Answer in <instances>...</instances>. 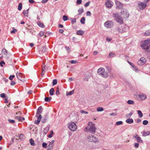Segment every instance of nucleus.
I'll use <instances>...</instances> for the list:
<instances>
[{
    "label": "nucleus",
    "instance_id": "obj_1",
    "mask_svg": "<svg viewBox=\"0 0 150 150\" xmlns=\"http://www.w3.org/2000/svg\"><path fill=\"white\" fill-rule=\"evenodd\" d=\"M128 29V27L124 25H119L117 26L115 28V31H117L119 33H120L127 32Z\"/></svg>",
    "mask_w": 150,
    "mask_h": 150
},
{
    "label": "nucleus",
    "instance_id": "obj_2",
    "mask_svg": "<svg viewBox=\"0 0 150 150\" xmlns=\"http://www.w3.org/2000/svg\"><path fill=\"white\" fill-rule=\"evenodd\" d=\"M86 128L90 132L94 134L96 131V128L94 124L91 122L88 123V126Z\"/></svg>",
    "mask_w": 150,
    "mask_h": 150
},
{
    "label": "nucleus",
    "instance_id": "obj_3",
    "mask_svg": "<svg viewBox=\"0 0 150 150\" xmlns=\"http://www.w3.org/2000/svg\"><path fill=\"white\" fill-rule=\"evenodd\" d=\"M97 73L99 75L104 78H106L108 76V73L105 71V69L103 68H99L98 70Z\"/></svg>",
    "mask_w": 150,
    "mask_h": 150
},
{
    "label": "nucleus",
    "instance_id": "obj_4",
    "mask_svg": "<svg viewBox=\"0 0 150 150\" xmlns=\"http://www.w3.org/2000/svg\"><path fill=\"white\" fill-rule=\"evenodd\" d=\"M112 16L114 17L116 21L120 24L123 23V21L122 18L118 13H113Z\"/></svg>",
    "mask_w": 150,
    "mask_h": 150
},
{
    "label": "nucleus",
    "instance_id": "obj_5",
    "mask_svg": "<svg viewBox=\"0 0 150 150\" xmlns=\"http://www.w3.org/2000/svg\"><path fill=\"white\" fill-rule=\"evenodd\" d=\"M68 127L69 129L73 131H76L77 128L76 124L72 122H71L68 124Z\"/></svg>",
    "mask_w": 150,
    "mask_h": 150
},
{
    "label": "nucleus",
    "instance_id": "obj_6",
    "mask_svg": "<svg viewBox=\"0 0 150 150\" xmlns=\"http://www.w3.org/2000/svg\"><path fill=\"white\" fill-rule=\"evenodd\" d=\"M86 140L90 142H96L97 141L98 139L94 135H90L87 137Z\"/></svg>",
    "mask_w": 150,
    "mask_h": 150
},
{
    "label": "nucleus",
    "instance_id": "obj_7",
    "mask_svg": "<svg viewBox=\"0 0 150 150\" xmlns=\"http://www.w3.org/2000/svg\"><path fill=\"white\" fill-rule=\"evenodd\" d=\"M121 14L125 18H128L129 16V14L127 12V11L125 9L121 10Z\"/></svg>",
    "mask_w": 150,
    "mask_h": 150
},
{
    "label": "nucleus",
    "instance_id": "obj_8",
    "mask_svg": "<svg viewBox=\"0 0 150 150\" xmlns=\"http://www.w3.org/2000/svg\"><path fill=\"white\" fill-rule=\"evenodd\" d=\"M149 45L147 47H150V39H148L145 40L141 45V47H144Z\"/></svg>",
    "mask_w": 150,
    "mask_h": 150
},
{
    "label": "nucleus",
    "instance_id": "obj_9",
    "mask_svg": "<svg viewBox=\"0 0 150 150\" xmlns=\"http://www.w3.org/2000/svg\"><path fill=\"white\" fill-rule=\"evenodd\" d=\"M104 25L107 28H109L112 27L113 25V22L110 21H107L104 23Z\"/></svg>",
    "mask_w": 150,
    "mask_h": 150
},
{
    "label": "nucleus",
    "instance_id": "obj_10",
    "mask_svg": "<svg viewBox=\"0 0 150 150\" xmlns=\"http://www.w3.org/2000/svg\"><path fill=\"white\" fill-rule=\"evenodd\" d=\"M105 5L107 8H110L113 5V3L110 0H106Z\"/></svg>",
    "mask_w": 150,
    "mask_h": 150
},
{
    "label": "nucleus",
    "instance_id": "obj_11",
    "mask_svg": "<svg viewBox=\"0 0 150 150\" xmlns=\"http://www.w3.org/2000/svg\"><path fill=\"white\" fill-rule=\"evenodd\" d=\"M138 7L140 10H143L145 9L147 6L146 3L142 2H140L138 4Z\"/></svg>",
    "mask_w": 150,
    "mask_h": 150
},
{
    "label": "nucleus",
    "instance_id": "obj_12",
    "mask_svg": "<svg viewBox=\"0 0 150 150\" xmlns=\"http://www.w3.org/2000/svg\"><path fill=\"white\" fill-rule=\"evenodd\" d=\"M136 97L140 98L141 101L144 100L146 99V96L145 94L142 93L139 95H137Z\"/></svg>",
    "mask_w": 150,
    "mask_h": 150
},
{
    "label": "nucleus",
    "instance_id": "obj_13",
    "mask_svg": "<svg viewBox=\"0 0 150 150\" xmlns=\"http://www.w3.org/2000/svg\"><path fill=\"white\" fill-rule=\"evenodd\" d=\"M146 62V60L144 57H141L138 61L137 64L139 65H142Z\"/></svg>",
    "mask_w": 150,
    "mask_h": 150
},
{
    "label": "nucleus",
    "instance_id": "obj_14",
    "mask_svg": "<svg viewBox=\"0 0 150 150\" xmlns=\"http://www.w3.org/2000/svg\"><path fill=\"white\" fill-rule=\"evenodd\" d=\"M115 3L117 6V9H120L122 7L123 4L118 1H115Z\"/></svg>",
    "mask_w": 150,
    "mask_h": 150
},
{
    "label": "nucleus",
    "instance_id": "obj_15",
    "mask_svg": "<svg viewBox=\"0 0 150 150\" xmlns=\"http://www.w3.org/2000/svg\"><path fill=\"white\" fill-rule=\"evenodd\" d=\"M16 76L17 78L19 80L22 81H23L24 80V78L22 77V75L21 73H16Z\"/></svg>",
    "mask_w": 150,
    "mask_h": 150
},
{
    "label": "nucleus",
    "instance_id": "obj_16",
    "mask_svg": "<svg viewBox=\"0 0 150 150\" xmlns=\"http://www.w3.org/2000/svg\"><path fill=\"white\" fill-rule=\"evenodd\" d=\"M38 50L40 54H42L47 50L46 47H38Z\"/></svg>",
    "mask_w": 150,
    "mask_h": 150
},
{
    "label": "nucleus",
    "instance_id": "obj_17",
    "mask_svg": "<svg viewBox=\"0 0 150 150\" xmlns=\"http://www.w3.org/2000/svg\"><path fill=\"white\" fill-rule=\"evenodd\" d=\"M42 110V108L41 106H40L38 109L37 111L36 116H38V114H41Z\"/></svg>",
    "mask_w": 150,
    "mask_h": 150
},
{
    "label": "nucleus",
    "instance_id": "obj_18",
    "mask_svg": "<svg viewBox=\"0 0 150 150\" xmlns=\"http://www.w3.org/2000/svg\"><path fill=\"white\" fill-rule=\"evenodd\" d=\"M126 122L128 124H131L133 122V120L132 119L128 118L126 120Z\"/></svg>",
    "mask_w": 150,
    "mask_h": 150
},
{
    "label": "nucleus",
    "instance_id": "obj_19",
    "mask_svg": "<svg viewBox=\"0 0 150 150\" xmlns=\"http://www.w3.org/2000/svg\"><path fill=\"white\" fill-rule=\"evenodd\" d=\"M84 33V32L82 30H77L76 32V34L79 35H82Z\"/></svg>",
    "mask_w": 150,
    "mask_h": 150
},
{
    "label": "nucleus",
    "instance_id": "obj_20",
    "mask_svg": "<svg viewBox=\"0 0 150 150\" xmlns=\"http://www.w3.org/2000/svg\"><path fill=\"white\" fill-rule=\"evenodd\" d=\"M150 134V132L149 131H144L143 132V136H146L149 135Z\"/></svg>",
    "mask_w": 150,
    "mask_h": 150
},
{
    "label": "nucleus",
    "instance_id": "obj_21",
    "mask_svg": "<svg viewBox=\"0 0 150 150\" xmlns=\"http://www.w3.org/2000/svg\"><path fill=\"white\" fill-rule=\"evenodd\" d=\"M48 117L46 116H45L44 118L42 120V122L43 123H45L46 122L47 120Z\"/></svg>",
    "mask_w": 150,
    "mask_h": 150
},
{
    "label": "nucleus",
    "instance_id": "obj_22",
    "mask_svg": "<svg viewBox=\"0 0 150 150\" xmlns=\"http://www.w3.org/2000/svg\"><path fill=\"white\" fill-rule=\"evenodd\" d=\"M51 99H52V97H45V100L46 102H49L50 101Z\"/></svg>",
    "mask_w": 150,
    "mask_h": 150
},
{
    "label": "nucleus",
    "instance_id": "obj_23",
    "mask_svg": "<svg viewBox=\"0 0 150 150\" xmlns=\"http://www.w3.org/2000/svg\"><path fill=\"white\" fill-rule=\"evenodd\" d=\"M137 141L141 143H143V141L142 139L141 138L139 137H137Z\"/></svg>",
    "mask_w": 150,
    "mask_h": 150
},
{
    "label": "nucleus",
    "instance_id": "obj_24",
    "mask_svg": "<svg viewBox=\"0 0 150 150\" xmlns=\"http://www.w3.org/2000/svg\"><path fill=\"white\" fill-rule=\"evenodd\" d=\"M54 140H52L50 143L49 144L48 147H52L53 148L54 144Z\"/></svg>",
    "mask_w": 150,
    "mask_h": 150
},
{
    "label": "nucleus",
    "instance_id": "obj_25",
    "mask_svg": "<svg viewBox=\"0 0 150 150\" xmlns=\"http://www.w3.org/2000/svg\"><path fill=\"white\" fill-rule=\"evenodd\" d=\"M54 89L52 88L49 91L50 94L51 96H52L54 95Z\"/></svg>",
    "mask_w": 150,
    "mask_h": 150
},
{
    "label": "nucleus",
    "instance_id": "obj_26",
    "mask_svg": "<svg viewBox=\"0 0 150 150\" xmlns=\"http://www.w3.org/2000/svg\"><path fill=\"white\" fill-rule=\"evenodd\" d=\"M143 49L148 53H150V47H143Z\"/></svg>",
    "mask_w": 150,
    "mask_h": 150
},
{
    "label": "nucleus",
    "instance_id": "obj_27",
    "mask_svg": "<svg viewBox=\"0 0 150 150\" xmlns=\"http://www.w3.org/2000/svg\"><path fill=\"white\" fill-rule=\"evenodd\" d=\"M115 54L112 52H111L109 54L108 57L110 58L115 57Z\"/></svg>",
    "mask_w": 150,
    "mask_h": 150
},
{
    "label": "nucleus",
    "instance_id": "obj_28",
    "mask_svg": "<svg viewBox=\"0 0 150 150\" xmlns=\"http://www.w3.org/2000/svg\"><path fill=\"white\" fill-rule=\"evenodd\" d=\"M2 53L4 55H7V54H8L7 51L5 49H3L2 50Z\"/></svg>",
    "mask_w": 150,
    "mask_h": 150
},
{
    "label": "nucleus",
    "instance_id": "obj_29",
    "mask_svg": "<svg viewBox=\"0 0 150 150\" xmlns=\"http://www.w3.org/2000/svg\"><path fill=\"white\" fill-rule=\"evenodd\" d=\"M30 142L31 145L35 146V145L34 141L31 138L30 139Z\"/></svg>",
    "mask_w": 150,
    "mask_h": 150
},
{
    "label": "nucleus",
    "instance_id": "obj_30",
    "mask_svg": "<svg viewBox=\"0 0 150 150\" xmlns=\"http://www.w3.org/2000/svg\"><path fill=\"white\" fill-rule=\"evenodd\" d=\"M85 18L84 17H82L81 20H80V22L81 23L83 24H85Z\"/></svg>",
    "mask_w": 150,
    "mask_h": 150
},
{
    "label": "nucleus",
    "instance_id": "obj_31",
    "mask_svg": "<svg viewBox=\"0 0 150 150\" xmlns=\"http://www.w3.org/2000/svg\"><path fill=\"white\" fill-rule=\"evenodd\" d=\"M138 112V114L139 115V117L141 118L143 116V114L142 112L139 110L137 111Z\"/></svg>",
    "mask_w": 150,
    "mask_h": 150
},
{
    "label": "nucleus",
    "instance_id": "obj_32",
    "mask_svg": "<svg viewBox=\"0 0 150 150\" xmlns=\"http://www.w3.org/2000/svg\"><path fill=\"white\" fill-rule=\"evenodd\" d=\"M37 23H38V25L41 28H44V24L43 23H41V22H39V21Z\"/></svg>",
    "mask_w": 150,
    "mask_h": 150
},
{
    "label": "nucleus",
    "instance_id": "obj_33",
    "mask_svg": "<svg viewBox=\"0 0 150 150\" xmlns=\"http://www.w3.org/2000/svg\"><path fill=\"white\" fill-rule=\"evenodd\" d=\"M29 10V9H27L26 11H23V14L24 15L26 16H28V11Z\"/></svg>",
    "mask_w": 150,
    "mask_h": 150
},
{
    "label": "nucleus",
    "instance_id": "obj_34",
    "mask_svg": "<svg viewBox=\"0 0 150 150\" xmlns=\"http://www.w3.org/2000/svg\"><path fill=\"white\" fill-rule=\"evenodd\" d=\"M49 129V127H47L45 128H44L43 132L45 134H46L47 132H48Z\"/></svg>",
    "mask_w": 150,
    "mask_h": 150
},
{
    "label": "nucleus",
    "instance_id": "obj_35",
    "mask_svg": "<svg viewBox=\"0 0 150 150\" xmlns=\"http://www.w3.org/2000/svg\"><path fill=\"white\" fill-rule=\"evenodd\" d=\"M78 11L79 12V15H80L83 12V8H80L78 10Z\"/></svg>",
    "mask_w": 150,
    "mask_h": 150
},
{
    "label": "nucleus",
    "instance_id": "obj_36",
    "mask_svg": "<svg viewBox=\"0 0 150 150\" xmlns=\"http://www.w3.org/2000/svg\"><path fill=\"white\" fill-rule=\"evenodd\" d=\"M144 35L146 36L150 35V30H149L146 31L144 33Z\"/></svg>",
    "mask_w": 150,
    "mask_h": 150
},
{
    "label": "nucleus",
    "instance_id": "obj_37",
    "mask_svg": "<svg viewBox=\"0 0 150 150\" xmlns=\"http://www.w3.org/2000/svg\"><path fill=\"white\" fill-rule=\"evenodd\" d=\"M103 110V108L101 107H99L97 108V110L98 112L102 111Z\"/></svg>",
    "mask_w": 150,
    "mask_h": 150
},
{
    "label": "nucleus",
    "instance_id": "obj_38",
    "mask_svg": "<svg viewBox=\"0 0 150 150\" xmlns=\"http://www.w3.org/2000/svg\"><path fill=\"white\" fill-rule=\"evenodd\" d=\"M22 5L21 3H20L18 6V10L19 11H20L22 8Z\"/></svg>",
    "mask_w": 150,
    "mask_h": 150
},
{
    "label": "nucleus",
    "instance_id": "obj_39",
    "mask_svg": "<svg viewBox=\"0 0 150 150\" xmlns=\"http://www.w3.org/2000/svg\"><path fill=\"white\" fill-rule=\"evenodd\" d=\"M19 138L20 139L23 140L25 139L24 135L23 134H21L19 136Z\"/></svg>",
    "mask_w": 150,
    "mask_h": 150
},
{
    "label": "nucleus",
    "instance_id": "obj_40",
    "mask_svg": "<svg viewBox=\"0 0 150 150\" xmlns=\"http://www.w3.org/2000/svg\"><path fill=\"white\" fill-rule=\"evenodd\" d=\"M74 90L72 91H69V92H68V93L67 92V96H69V95H71L73 94L74 93Z\"/></svg>",
    "mask_w": 150,
    "mask_h": 150
},
{
    "label": "nucleus",
    "instance_id": "obj_41",
    "mask_svg": "<svg viewBox=\"0 0 150 150\" xmlns=\"http://www.w3.org/2000/svg\"><path fill=\"white\" fill-rule=\"evenodd\" d=\"M63 19L64 21H67L68 19V18L67 16L64 15L63 16Z\"/></svg>",
    "mask_w": 150,
    "mask_h": 150
},
{
    "label": "nucleus",
    "instance_id": "obj_42",
    "mask_svg": "<svg viewBox=\"0 0 150 150\" xmlns=\"http://www.w3.org/2000/svg\"><path fill=\"white\" fill-rule=\"evenodd\" d=\"M106 68L107 69L108 72L109 73L111 72L112 71V69L110 67L108 66H106Z\"/></svg>",
    "mask_w": 150,
    "mask_h": 150
},
{
    "label": "nucleus",
    "instance_id": "obj_43",
    "mask_svg": "<svg viewBox=\"0 0 150 150\" xmlns=\"http://www.w3.org/2000/svg\"><path fill=\"white\" fill-rule=\"evenodd\" d=\"M123 124V122L122 121H118L116 123V125H122Z\"/></svg>",
    "mask_w": 150,
    "mask_h": 150
},
{
    "label": "nucleus",
    "instance_id": "obj_44",
    "mask_svg": "<svg viewBox=\"0 0 150 150\" xmlns=\"http://www.w3.org/2000/svg\"><path fill=\"white\" fill-rule=\"evenodd\" d=\"M8 121L11 124H13L15 122V120H13L8 119Z\"/></svg>",
    "mask_w": 150,
    "mask_h": 150
},
{
    "label": "nucleus",
    "instance_id": "obj_45",
    "mask_svg": "<svg viewBox=\"0 0 150 150\" xmlns=\"http://www.w3.org/2000/svg\"><path fill=\"white\" fill-rule=\"evenodd\" d=\"M134 102L133 101L131 100H128L127 103L129 104H134Z\"/></svg>",
    "mask_w": 150,
    "mask_h": 150
},
{
    "label": "nucleus",
    "instance_id": "obj_46",
    "mask_svg": "<svg viewBox=\"0 0 150 150\" xmlns=\"http://www.w3.org/2000/svg\"><path fill=\"white\" fill-rule=\"evenodd\" d=\"M57 79H55L54 80L52 81V85L54 86L56 85L57 83Z\"/></svg>",
    "mask_w": 150,
    "mask_h": 150
},
{
    "label": "nucleus",
    "instance_id": "obj_47",
    "mask_svg": "<svg viewBox=\"0 0 150 150\" xmlns=\"http://www.w3.org/2000/svg\"><path fill=\"white\" fill-rule=\"evenodd\" d=\"M38 117L37 120L40 121V120L42 118V115L41 114H38Z\"/></svg>",
    "mask_w": 150,
    "mask_h": 150
},
{
    "label": "nucleus",
    "instance_id": "obj_48",
    "mask_svg": "<svg viewBox=\"0 0 150 150\" xmlns=\"http://www.w3.org/2000/svg\"><path fill=\"white\" fill-rule=\"evenodd\" d=\"M132 113L131 112H130L129 114H127L126 115V117L127 118H129L132 115Z\"/></svg>",
    "mask_w": 150,
    "mask_h": 150
},
{
    "label": "nucleus",
    "instance_id": "obj_49",
    "mask_svg": "<svg viewBox=\"0 0 150 150\" xmlns=\"http://www.w3.org/2000/svg\"><path fill=\"white\" fill-rule=\"evenodd\" d=\"M76 22V19L75 18H72L71 19V23L72 24H74Z\"/></svg>",
    "mask_w": 150,
    "mask_h": 150
},
{
    "label": "nucleus",
    "instance_id": "obj_50",
    "mask_svg": "<svg viewBox=\"0 0 150 150\" xmlns=\"http://www.w3.org/2000/svg\"><path fill=\"white\" fill-rule=\"evenodd\" d=\"M47 144L45 142H43L42 144V146L43 148H47Z\"/></svg>",
    "mask_w": 150,
    "mask_h": 150
},
{
    "label": "nucleus",
    "instance_id": "obj_51",
    "mask_svg": "<svg viewBox=\"0 0 150 150\" xmlns=\"http://www.w3.org/2000/svg\"><path fill=\"white\" fill-rule=\"evenodd\" d=\"M148 123V122L147 120H144L143 122V124L144 125H147Z\"/></svg>",
    "mask_w": 150,
    "mask_h": 150
},
{
    "label": "nucleus",
    "instance_id": "obj_52",
    "mask_svg": "<svg viewBox=\"0 0 150 150\" xmlns=\"http://www.w3.org/2000/svg\"><path fill=\"white\" fill-rule=\"evenodd\" d=\"M15 76L14 75H10L9 78V79L11 80L12 81L13 78L15 77Z\"/></svg>",
    "mask_w": 150,
    "mask_h": 150
},
{
    "label": "nucleus",
    "instance_id": "obj_53",
    "mask_svg": "<svg viewBox=\"0 0 150 150\" xmlns=\"http://www.w3.org/2000/svg\"><path fill=\"white\" fill-rule=\"evenodd\" d=\"M90 3L91 2L90 1H88V2L86 3L84 5L85 7H86L88 6H89Z\"/></svg>",
    "mask_w": 150,
    "mask_h": 150
},
{
    "label": "nucleus",
    "instance_id": "obj_54",
    "mask_svg": "<svg viewBox=\"0 0 150 150\" xmlns=\"http://www.w3.org/2000/svg\"><path fill=\"white\" fill-rule=\"evenodd\" d=\"M45 66H44V67L43 68V67H42V76L45 73V71H44V69L45 68Z\"/></svg>",
    "mask_w": 150,
    "mask_h": 150
},
{
    "label": "nucleus",
    "instance_id": "obj_55",
    "mask_svg": "<svg viewBox=\"0 0 150 150\" xmlns=\"http://www.w3.org/2000/svg\"><path fill=\"white\" fill-rule=\"evenodd\" d=\"M24 120H25V118L24 117H23L20 116V118L19 120V121L22 122Z\"/></svg>",
    "mask_w": 150,
    "mask_h": 150
},
{
    "label": "nucleus",
    "instance_id": "obj_56",
    "mask_svg": "<svg viewBox=\"0 0 150 150\" xmlns=\"http://www.w3.org/2000/svg\"><path fill=\"white\" fill-rule=\"evenodd\" d=\"M17 31V30L16 29H13V30L11 31V33L15 34L16 32Z\"/></svg>",
    "mask_w": 150,
    "mask_h": 150
},
{
    "label": "nucleus",
    "instance_id": "obj_57",
    "mask_svg": "<svg viewBox=\"0 0 150 150\" xmlns=\"http://www.w3.org/2000/svg\"><path fill=\"white\" fill-rule=\"evenodd\" d=\"M82 3L81 0H77L76 1V3L77 4H80Z\"/></svg>",
    "mask_w": 150,
    "mask_h": 150
},
{
    "label": "nucleus",
    "instance_id": "obj_58",
    "mask_svg": "<svg viewBox=\"0 0 150 150\" xmlns=\"http://www.w3.org/2000/svg\"><path fill=\"white\" fill-rule=\"evenodd\" d=\"M132 67L133 68V70L136 71H137L138 70V68L135 65H134V67Z\"/></svg>",
    "mask_w": 150,
    "mask_h": 150
},
{
    "label": "nucleus",
    "instance_id": "obj_59",
    "mask_svg": "<svg viewBox=\"0 0 150 150\" xmlns=\"http://www.w3.org/2000/svg\"><path fill=\"white\" fill-rule=\"evenodd\" d=\"M0 96L2 98H5L6 97L5 94L4 93H1L0 95Z\"/></svg>",
    "mask_w": 150,
    "mask_h": 150
},
{
    "label": "nucleus",
    "instance_id": "obj_60",
    "mask_svg": "<svg viewBox=\"0 0 150 150\" xmlns=\"http://www.w3.org/2000/svg\"><path fill=\"white\" fill-rule=\"evenodd\" d=\"M134 146L135 148H138L139 146V144L138 143H135L134 144Z\"/></svg>",
    "mask_w": 150,
    "mask_h": 150
},
{
    "label": "nucleus",
    "instance_id": "obj_61",
    "mask_svg": "<svg viewBox=\"0 0 150 150\" xmlns=\"http://www.w3.org/2000/svg\"><path fill=\"white\" fill-rule=\"evenodd\" d=\"M81 112L82 114H88V112L87 111H85L83 110H82L81 111Z\"/></svg>",
    "mask_w": 150,
    "mask_h": 150
},
{
    "label": "nucleus",
    "instance_id": "obj_62",
    "mask_svg": "<svg viewBox=\"0 0 150 150\" xmlns=\"http://www.w3.org/2000/svg\"><path fill=\"white\" fill-rule=\"evenodd\" d=\"M16 84V82L14 81H12L11 82L10 84L11 86H14Z\"/></svg>",
    "mask_w": 150,
    "mask_h": 150
},
{
    "label": "nucleus",
    "instance_id": "obj_63",
    "mask_svg": "<svg viewBox=\"0 0 150 150\" xmlns=\"http://www.w3.org/2000/svg\"><path fill=\"white\" fill-rule=\"evenodd\" d=\"M91 13L89 11H88L86 13V16H91Z\"/></svg>",
    "mask_w": 150,
    "mask_h": 150
},
{
    "label": "nucleus",
    "instance_id": "obj_64",
    "mask_svg": "<svg viewBox=\"0 0 150 150\" xmlns=\"http://www.w3.org/2000/svg\"><path fill=\"white\" fill-rule=\"evenodd\" d=\"M44 34V32L42 31H41L39 33V35L41 36H42Z\"/></svg>",
    "mask_w": 150,
    "mask_h": 150
}]
</instances>
